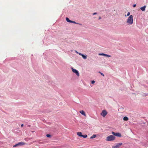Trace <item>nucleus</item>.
<instances>
[{"label":"nucleus","instance_id":"obj_1","mask_svg":"<svg viewBox=\"0 0 148 148\" xmlns=\"http://www.w3.org/2000/svg\"><path fill=\"white\" fill-rule=\"evenodd\" d=\"M126 23L128 25H132L133 23V17L132 15H130L129 16L127 19Z\"/></svg>","mask_w":148,"mask_h":148},{"label":"nucleus","instance_id":"obj_2","mask_svg":"<svg viewBox=\"0 0 148 148\" xmlns=\"http://www.w3.org/2000/svg\"><path fill=\"white\" fill-rule=\"evenodd\" d=\"M77 134L78 136L82 137L83 138H86L87 136V135L86 134L82 135V133L81 132H77Z\"/></svg>","mask_w":148,"mask_h":148},{"label":"nucleus","instance_id":"obj_3","mask_svg":"<svg viewBox=\"0 0 148 148\" xmlns=\"http://www.w3.org/2000/svg\"><path fill=\"white\" fill-rule=\"evenodd\" d=\"M122 145V143H118L116 145H113L112 147V148H118L119 147Z\"/></svg>","mask_w":148,"mask_h":148},{"label":"nucleus","instance_id":"obj_4","mask_svg":"<svg viewBox=\"0 0 148 148\" xmlns=\"http://www.w3.org/2000/svg\"><path fill=\"white\" fill-rule=\"evenodd\" d=\"M107 114L108 112L106 111V110H103L102 111V112L101 113V114L103 117H105Z\"/></svg>","mask_w":148,"mask_h":148},{"label":"nucleus","instance_id":"obj_5","mask_svg":"<svg viewBox=\"0 0 148 148\" xmlns=\"http://www.w3.org/2000/svg\"><path fill=\"white\" fill-rule=\"evenodd\" d=\"M25 144V143L23 142H20L18 143L13 146L14 147H15L17 146H19L21 145H24Z\"/></svg>","mask_w":148,"mask_h":148},{"label":"nucleus","instance_id":"obj_6","mask_svg":"<svg viewBox=\"0 0 148 148\" xmlns=\"http://www.w3.org/2000/svg\"><path fill=\"white\" fill-rule=\"evenodd\" d=\"M112 134L114 135V136H118V137H121V134L120 133H115L114 132H112Z\"/></svg>","mask_w":148,"mask_h":148},{"label":"nucleus","instance_id":"obj_7","mask_svg":"<svg viewBox=\"0 0 148 148\" xmlns=\"http://www.w3.org/2000/svg\"><path fill=\"white\" fill-rule=\"evenodd\" d=\"M73 72L75 73L77 76H79V73L78 72L76 69H73V68H71Z\"/></svg>","mask_w":148,"mask_h":148},{"label":"nucleus","instance_id":"obj_8","mask_svg":"<svg viewBox=\"0 0 148 148\" xmlns=\"http://www.w3.org/2000/svg\"><path fill=\"white\" fill-rule=\"evenodd\" d=\"M79 113L84 116H86V114L84 111L83 110H80L79 111Z\"/></svg>","mask_w":148,"mask_h":148},{"label":"nucleus","instance_id":"obj_9","mask_svg":"<svg viewBox=\"0 0 148 148\" xmlns=\"http://www.w3.org/2000/svg\"><path fill=\"white\" fill-rule=\"evenodd\" d=\"M114 136L113 135H110L107 137V139H114Z\"/></svg>","mask_w":148,"mask_h":148},{"label":"nucleus","instance_id":"obj_10","mask_svg":"<svg viewBox=\"0 0 148 148\" xmlns=\"http://www.w3.org/2000/svg\"><path fill=\"white\" fill-rule=\"evenodd\" d=\"M146 5H144L143 7H141L140 9L143 11H144L145 10V8H146Z\"/></svg>","mask_w":148,"mask_h":148},{"label":"nucleus","instance_id":"obj_11","mask_svg":"<svg viewBox=\"0 0 148 148\" xmlns=\"http://www.w3.org/2000/svg\"><path fill=\"white\" fill-rule=\"evenodd\" d=\"M123 120L125 121H127L128 120V118L127 116H125L123 117Z\"/></svg>","mask_w":148,"mask_h":148},{"label":"nucleus","instance_id":"obj_12","mask_svg":"<svg viewBox=\"0 0 148 148\" xmlns=\"http://www.w3.org/2000/svg\"><path fill=\"white\" fill-rule=\"evenodd\" d=\"M66 21L67 22H69V23H71V21L67 17H66Z\"/></svg>","mask_w":148,"mask_h":148},{"label":"nucleus","instance_id":"obj_13","mask_svg":"<svg viewBox=\"0 0 148 148\" xmlns=\"http://www.w3.org/2000/svg\"><path fill=\"white\" fill-rule=\"evenodd\" d=\"M82 56L83 57V58L84 59H86L87 58V57L86 56H84V55L83 54L82 55Z\"/></svg>","mask_w":148,"mask_h":148},{"label":"nucleus","instance_id":"obj_14","mask_svg":"<svg viewBox=\"0 0 148 148\" xmlns=\"http://www.w3.org/2000/svg\"><path fill=\"white\" fill-rule=\"evenodd\" d=\"M46 136L49 138H51V135L49 134H47Z\"/></svg>","mask_w":148,"mask_h":148},{"label":"nucleus","instance_id":"obj_15","mask_svg":"<svg viewBox=\"0 0 148 148\" xmlns=\"http://www.w3.org/2000/svg\"><path fill=\"white\" fill-rule=\"evenodd\" d=\"M105 56H106L107 57H111V56L110 55H108V54H105Z\"/></svg>","mask_w":148,"mask_h":148},{"label":"nucleus","instance_id":"obj_16","mask_svg":"<svg viewBox=\"0 0 148 148\" xmlns=\"http://www.w3.org/2000/svg\"><path fill=\"white\" fill-rule=\"evenodd\" d=\"M105 54L103 53H99V56H105Z\"/></svg>","mask_w":148,"mask_h":148},{"label":"nucleus","instance_id":"obj_17","mask_svg":"<svg viewBox=\"0 0 148 148\" xmlns=\"http://www.w3.org/2000/svg\"><path fill=\"white\" fill-rule=\"evenodd\" d=\"M130 14V12H128L127 14V15H125V16H129Z\"/></svg>","mask_w":148,"mask_h":148},{"label":"nucleus","instance_id":"obj_18","mask_svg":"<svg viewBox=\"0 0 148 148\" xmlns=\"http://www.w3.org/2000/svg\"><path fill=\"white\" fill-rule=\"evenodd\" d=\"M71 23H75V24H76L77 23L74 21H71Z\"/></svg>","mask_w":148,"mask_h":148},{"label":"nucleus","instance_id":"obj_19","mask_svg":"<svg viewBox=\"0 0 148 148\" xmlns=\"http://www.w3.org/2000/svg\"><path fill=\"white\" fill-rule=\"evenodd\" d=\"M99 73H100V74H101L103 76V77H104V74H103V73H101L100 72H99Z\"/></svg>","mask_w":148,"mask_h":148},{"label":"nucleus","instance_id":"obj_20","mask_svg":"<svg viewBox=\"0 0 148 148\" xmlns=\"http://www.w3.org/2000/svg\"><path fill=\"white\" fill-rule=\"evenodd\" d=\"M96 135H93V138H95L96 137Z\"/></svg>","mask_w":148,"mask_h":148},{"label":"nucleus","instance_id":"obj_21","mask_svg":"<svg viewBox=\"0 0 148 148\" xmlns=\"http://www.w3.org/2000/svg\"><path fill=\"white\" fill-rule=\"evenodd\" d=\"M78 54L82 56V55H83V54H82L81 53H79Z\"/></svg>","mask_w":148,"mask_h":148},{"label":"nucleus","instance_id":"obj_22","mask_svg":"<svg viewBox=\"0 0 148 148\" xmlns=\"http://www.w3.org/2000/svg\"><path fill=\"white\" fill-rule=\"evenodd\" d=\"M133 6V7H135L136 6V5L135 4H134Z\"/></svg>","mask_w":148,"mask_h":148},{"label":"nucleus","instance_id":"obj_23","mask_svg":"<svg viewBox=\"0 0 148 148\" xmlns=\"http://www.w3.org/2000/svg\"><path fill=\"white\" fill-rule=\"evenodd\" d=\"M113 140L114 139H107V140L108 141H110V140Z\"/></svg>","mask_w":148,"mask_h":148},{"label":"nucleus","instance_id":"obj_24","mask_svg":"<svg viewBox=\"0 0 148 148\" xmlns=\"http://www.w3.org/2000/svg\"><path fill=\"white\" fill-rule=\"evenodd\" d=\"M90 139H92V136H91L90 137Z\"/></svg>","mask_w":148,"mask_h":148},{"label":"nucleus","instance_id":"obj_25","mask_svg":"<svg viewBox=\"0 0 148 148\" xmlns=\"http://www.w3.org/2000/svg\"><path fill=\"white\" fill-rule=\"evenodd\" d=\"M23 126V124H22L21 125V127H22Z\"/></svg>","mask_w":148,"mask_h":148},{"label":"nucleus","instance_id":"obj_26","mask_svg":"<svg viewBox=\"0 0 148 148\" xmlns=\"http://www.w3.org/2000/svg\"><path fill=\"white\" fill-rule=\"evenodd\" d=\"M101 18L100 17V16H99V19H100Z\"/></svg>","mask_w":148,"mask_h":148},{"label":"nucleus","instance_id":"obj_27","mask_svg":"<svg viewBox=\"0 0 148 148\" xmlns=\"http://www.w3.org/2000/svg\"><path fill=\"white\" fill-rule=\"evenodd\" d=\"M96 14V13H93V15H95V14Z\"/></svg>","mask_w":148,"mask_h":148},{"label":"nucleus","instance_id":"obj_28","mask_svg":"<svg viewBox=\"0 0 148 148\" xmlns=\"http://www.w3.org/2000/svg\"><path fill=\"white\" fill-rule=\"evenodd\" d=\"M95 83V81L94 80H93V84H94Z\"/></svg>","mask_w":148,"mask_h":148},{"label":"nucleus","instance_id":"obj_29","mask_svg":"<svg viewBox=\"0 0 148 148\" xmlns=\"http://www.w3.org/2000/svg\"><path fill=\"white\" fill-rule=\"evenodd\" d=\"M91 83L92 84V83H93L92 80L91 81Z\"/></svg>","mask_w":148,"mask_h":148},{"label":"nucleus","instance_id":"obj_30","mask_svg":"<svg viewBox=\"0 0 148 148\" xmlns=\"http://www.w3.org/2000/svg\"><path fill=\"white\" fill-rule=\"evenodd\" d=\"M76 53H78V52H77V51H76Z\"/></svg>","mask_w":148,"mask_h":148}]
</instances>
